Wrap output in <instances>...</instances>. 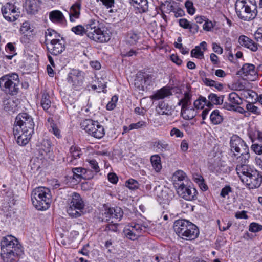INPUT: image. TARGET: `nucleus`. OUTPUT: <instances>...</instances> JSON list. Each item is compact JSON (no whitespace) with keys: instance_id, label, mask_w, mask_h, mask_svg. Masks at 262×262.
I'll return each mask as SVG.
<instances>
[{"instance_id":"1","label":"nucleus","mask_w":262,"mask_h":262,"mask_svg":"<svg viewBox=\"0 0 262 262\" xmlns=\"http://www.w3.org/2000/svg\"><path fill=\"white\" fill-rule=\"evenodd\" d=\"M76 34L83 35L84 34L92 40L98 42H107L111 38L110 32L99 27L98 21L91 20L84 28L82 25H77L71 29Z\"/></svg>"},{"instance_id":"2","label":"nucleus","mask_w":262,"mask_h":262,"mask_svg":"<svg viewBox=\"0 0 262 262\" xmlns=\"http://www.w3.org/2000/svg\"><path fill=\"white\" fill-rule=\"evenodd\" d=\"M1 256L4 261L11 262L16 256L22 252L20 245L16 238L11 235L4 237L1 242Z\"/></svg>"},{"instance_id":"3","label":"nucleus","mask_w":262,"mask_h":262,"mask_svg":"<svg viewBox=\"0 0 262 262\" xmlns=\"http://www.w3.org/2000/svg\"><path fill=\"white\" fill-rule=\"evenodd\" d=\"M173 230L180 238L185 240H193L199 235L197 226L185 219H179L175 221Z\"/></svg>"},{"instance_id":"4","label":"nucleus","mask_w":262,"mask_h":262,"mask_svg":"<svg viewBox=\"0 0 262 262\" xmlns=\"http://www.w3.org/2000/svg\"><path fill=\"white\" fill-rule=\"evenodd\" d=\"M235 11L237 16L245 21L254 19L257 14L255 0H236Z\"/></svg>"},{"instance_id":"5","label":"nucleus","mask_w":262,"mask_h":262,"mask_svg":"<svg viewBox=\"0 0 262 262\" xmlns=\"http://www.w3.org/2000/svg\"><path fill=\"white\" fill-rule=\"evenodd\" d=\"M33 206L38 210L48 209L51 202V194L49 188L38 187L34 189L31 194Z\"/></svg>"},{"instance_id":"6","label":"nucleus","mask_w":262,"mask_h":262,"mask_svg":"<svg viewBox=\"0 0 262 262\" xmlns=\"http://www.w3.org/2000/svg\"><path fill=\"white\" fill-rule=\"evenodd\" d=\"M67 213L72 217L77 218L80 216L84 208V203L80 195L74 192L68 199Z\"/></svg>"},{"instance_id":"7","label":"nucleus","mask_w":262,"mask_h":262,"mask_svg":"<svg viewBox=\"0 0 262 262\" xmlns=\"http://www.w3.org/2000/svg\"><path fill=\"white\" fill-rule=\"evenodd\" d=\"M19 78L16 73L6 75L0 78V87L6 93L13 95L18 91Z\"/></svg>"},{"instance_id":"8","label":"nucleus","mask_w":262,"mask_h":262,"mask_svg":"<svg viewBox=\"0 0 262 262\" xmlns=\"http://www.w3.org/2000/svg\"><path fill=\"white\" fill-rule=\"evenodd\" d=\"M81 128L90 135L100 139L105 135L104 127L98 121L92 119H85L80 124Z\"/></svg>"},{"instance_id":"9","label":"nucleus","mask_w":262,"mask_h":262,"mask_svg":"<svg viewBox=\"0 0 262 262\" xmlns=\"http://www.w3.org/2000/svg\"><path fill=\"white\" fill-rule=\"evenodd\" d=\"M34 122L33 119L30 115L26 113H19L16 117L15 123L13 126V129L16 132L18 130L26 129L28 131H34Z\"/></svg>"},{"instance_id":"10","label":"nucleus","mask_w":262,"mask_h":262,"mask_svg":"<svg viewBox=\"0 0 262 262\" xmlns=\"http://www.w3.org/2000/svg\"><path fill=\"white\" fill-rule=\"evenodd\" d=\"M173 185L178 195L184 200L192 201L197 199L198 193L194 187L187 186L183 183L179 184L175 182Z\"/></svg>"},{"instance_id":"11","label":"nucleus","mask_w":262,"mask_h":262,"mask_svg":"<svg viewBox=\"0 0 262 262\" xmlns=\"http://www.w3.org/2000/svg\"><path fill=\"white\" fill-rule=\"evenodd\" d=\"M156 191L157 201L161 205H163L164 207L165 205H168L174 196V192L168 188L161 189L159 187Z\"/></svg>"},{"instance_id":"12","label":"nucleus","mask_w":262,"mask_h":262,"mask_svg":"<svg viewBox=\"0 0 262 262\" xmlns=\"http://www.w3.org/2000/svg\"><path fill=\"white\" fill-rule=\"evenodd\" d=\"M2 12L6 20L12 22L19 16V12L16 10L15 6L9 3H6L2 7Z\"/></svg>"},{"instance_id":"13","label":"nucleus","mask_w":262,"mask_h":262,"mask_svg":"<svg viewBox=\"0 0 262 262\" xmlns=\"http://www.w3.org/2000/svg\"><path fill=\"white\" fill-rule=\"evenodd\" d=\"M230 147L232 152H237V154H233L235 156L245 150L249 151V148L244 141L237 135L232 136L230 140Z\"/></svg>"},{"instance_id":"14","label":"nucleus","mask_w":262,"mask_h":262,"mask_svg":"<svg viewBox=\"0 0 262 262\" xmlns=\"http://www.w3.org/2000/svg\"><path fill=\"white\" fill-rule=\"evenodd\" d=\"M49 43H46L48 51L54 55L61 54L65 49V41L62 37L53 41Z\"/></svg>"},{"instance_id":"15","label":"nucleus","mask_w":262,"mask_h":262,"mask_svg":"<svg viewBox=\"0 0 262 262\" xmlns=\"http://www.w3.org/2000/svg\"><path fill=\"white\" fill-rule=\"evenodd\" d=\"M34 131H28L22 130L16 132L15 129H13V134L16 139V142L18 144L21 146L26 145L31 139Z\"/></svg>"},{"instance_id":"16","label":"nucleus","mask_w":262,"mask_h":262,"mask_svg":"<svg viewBox=\"0 0 262 262\" xmlns=\"http://www.w3.org/2000/svg\"><path fill=\"white\" fill-rule=\"evenodd\" d=\"M34 131H28L22 130L16 132L15 129H13V134L16 139V142L18 144L21 146L26 145L31 139Z\"/></svg>"},{"instance_id":"17","label":"nucleus","mask_w":262,"mask_h":262,"mask_svg":"<svg viewBox=\"0 0 262 262\" xmlns=\"http://www.w3.org/2000/svg\"><path fill=\"white\" fill-rule=\"evenodd\" d=\"M83 76L81 71L73 69L69 73L67 81L75 88L80 85L83 81Z\"/></svg>"},{"instance_id":"18","label":"nucleus","mask_w":262,"mask_h":262,"mask_svg":"<svg viewBox=\"0 0 262 262\" xmlns=\"http://www.w3.org/2000/svg\"><path fill=\"white\" fill-rule=\"evenodd\" d=\"M104 214L106 215V220L112 219L114 221H119L123 216V212L121 208L116 207L106 209Z\"/></svg>"},{"instance_id":"19","label":"nucleus","mask_w":262,"mask_h":262,"mask_svg":"<svg viewBox=\"0 0 262 262\" xmlns=\"http://www.w3.org/2000/svg\"><path fill=\"white\" fill-rule=\"evenodd\" d=\"M243 76L247 79L253 81L256 77L257 72L255 66L252 64L246 63L242 68Z\"/></svg>"},{"instance_id":"20","label":"nucleus","mask_w":262,"mask_h":262,"mask_svg":"<svg viewBox=\"0 0 262 262\" xmlns=\"http://www.w3.org/2000/svg\"><path fill=\"white\" fill-rule=\"evenodd\" d=\"M238 42L242 46L245 47L253 52H255L258 49V44L245 35L239 36Z\"/></svg>"},{"instance_id":"21","label":"nucleus","mask_w":262,"mask_h":262,"mask_svg":"<svg viewBox=\"0 0 262 262\" xmlns=\"http://www.w3.org/2000/svg\"><path fill=\"white\" fill-rule=\"evenodd\" d=\"M18 102L16 98L8 97L3 101L4 109L7 112H14L18 105Z\"/></svg>"},{"instance_id":"22","label":"nucleus","mask_w":262,"mask_h":262,"mask_svg":"<svg viewBox=\"0 0 262 262\" xmlns=\"http://www.w3.org/2000/svg\"><path fill=\"white\" fill-rule=\"evenodd\" d=\"M224 96H218L214 93H211L208 96L207 106L211 108L213 105H219L223 103Z\"/></svg>"},{"instance_id":"23","label":"nucleus","mask_w":262,"mask_h":262,"mask_svg":"<svg viewBox=\"0 0 262 262\" xmlns=\"http://www.w3.org/2000/svg\"><path fill=\"white\" fill-rule=\"evenodd\" d=\"M40 5L39 0H27L26 2V9L28 13L35 14L39 10Z\"/></svg>"},{"instance_id":"24","label":"nucleus","mask_w":262,"mask_h":262,"mask_svg":"<svg viewBox=\"0 0 262 262\" xmlns=\"http://www.w3.org/2000/svg\"><path fill=\"white\" fill-rule=\"evenodd\" d=\"M88 172L85 169L81 167L74 168L72 169L73 179H84V180H89L91 178L88 177Z\"/></svg>"},{"instance_id":"25","label":"nucleus","mask_w":262,"mask_h":262,"mask_svg":"<svg viewBox=\"0 0 262 262\" xmlns=\"http://www.w3.org/2000/svg\"><path fill=\"white\" fill-rule=\"evenodd\" d=\"M196 111L194 108L189 106L181 108V115L185 120H191L196 115Z\"/></svg>"},{"instance_id":"26","label":"nucleus","mask_w":262,"mask_h":262,"mask_svg":"<svg viewBox=\"0 0 262 262\" xmlns=\"http://www.w3.org/2000/svg\"><path fill=\"white\" fill-rule=\"evenodd\" d=\"M132 5L137 8L140 12H145L148 10L147 0H129Z\"/></svg>"},{"instance_id":"27","label":"nucleus","mask_w":262,"mask_h":262,"mask_svg":"<svg viewBox=\"0 0 262 262\" xmlns=\"http://www.w3.org/2000/svg\"><path fill=\"white\" fill-rule=\"evenodd\" d=\"M80 4L79 3H75L72 5L70 8L69 15L71 21H75L76 19L79 18L80 15Z\"/></svg>"},{"instance_id":"28","label":"nucleus","mask_w":262,"mask_h":262,"mask_svg":"<svg viewBox=\"0 0 262 262\" xmlns=\"http://www.w3.org/2000/svg\"><path fill=\"white\" fill-rule=\"evenodd\" d=\"M61 38L60 35L55 30L48 29L45 32V43H49Z\"/></svg>"},{"instance_id":"29","label":"nucleus","mask_w":262,"mask_h":262,"mask_svg":"<svg viewBox=\"0 0 262 262\" xmlns=\"http://www.w3.org/2000/svg\"><path fill=\"white\" fill-rule=\"evenodd\" d=\"M210 120L212 124L219 125L223 122L224 117L220 112L219 110H215L211 113L210 115Z\"/></svg>"},{"instance_id":"30","label":"nucleus","mask_w":262,"mask_h":262,"mask_svg":"<svg viewBox=\"0 0 262 262\" xmlns=\"http://www.w3.org/2000/svg\"><path fill=\"white\" fill-rule=\"evenodd\" d=\"M171 95L170 90L166 88H163L160 90L158 91L155 94L150 96L152 100H159L163 99L166 97Z\"/></svg>"},{"instance_id":"31","label":"nucleus","mask_w":262,"mask_h":262,"mask_svg":"<svg viewBox=\"0 0 262 262\" xmlns=\"http://www.w3.org/2000/svg\"><path fill=\"white\" fill-rule=\"evenodd\" d=\"M236 170L241 180H244V178H242V176H246L249 179H253L252 174L248 170L247 165H237Z\"/></svg>"},{"instance_id":"32","label":"nucleus","mask_w":262,"mask_h":262,"mask_svg":"<svg viewBox=\"0 0 262 262\" xmlns=\"http://www.w3.org/2000/svg\"><path fill=\"white\" fill-rule=\"evenodd\" d=\"M188 91L184 93V97L182 98L178 102V105L181 106V108L189 106L191 103V94L187 87Z\"/></svg>"},{"instance_id":"33","label":"nucleus","mask_w":262,"mask_h":262,"mask_svg":"<svg viewBox=\"0 0 262 262\" xmlns=\"http://www.w3.org/2000/svg\"><path fill=\"white\" fill-rule=\"evenodd\" d=\"M152 145L157 150L162 152L168 150L169 148L168 143L163 140L155 141L152 143Z\"/></svg>"},{"instance_id":"34","label":"nucleus","mask_w":262,"mask_h":262,"mask_svg":"<svg viewBox=\"0 0 262 262\" xmlns=\"http://www.w3.org/2000/svg\"><path fill=\"white\" fill-rule=\"evenodd\" d=\"M51 151V142L48 139H44L41 143L39 152L42 156L47 155Z\"/></svg>"},{"instance_id":"35","label":"nucleus","mask_w":262,"mask_h":262,"mask_svg":"<svg viewBox=\"0 0 262 262\" xmlns=\"http://www.w3.org/2000/svg\"><path fill=\"white\" fill-rule=\"evenodd\" d=\"M50 19L53 23L61 22L64 16L62 12L59 10H54L51 11L49 14Z\"/></svg>"},{"instance_id":"36","label":"nucleus","mask_w":262,"mask_h":262,"mask_svg":"<svg viewBox=\"0 0 262 262\" xmlns=\"http://www.w3.org/2000/svg\"><path fill=\"white\" fill-rule=\"evenodd\" d=\"M150 162L152 167L156 172H159L162 168L161 158L158 155H154L150 157Z\"/></svg>"},{"instance_id":"37","label":"nucleus","mask_w":262,"mask_h":262,"mask_svg":"<svg viewBox=\"0 0 262 262\" xmlns=\"http://www.w3.org/2000/svg\"><path fill=\"white\" fill-rule=\"evenodd\" d=\"M149 76H147L146 77H137L135 79L134 85L140 91L144 90V84L146 82L147 79L149 78Z\"/></svg>"},{"instance_id":"38","label":"nucleus","mask_w":262,"mask_h":262,"mask_svg":"<svg viewBox=\"0 0 262 262\" xmlns=\"http://www.w3.org/2000/svg\"><path fill=\"white\" fill-rule=\"evenodd\" d=\"M41 105L45 111L49 112L48 110L51 107V101L50 100V96L47 93H43L42 95L41 99Z\"/></svg>"},{"instance_id":"39","label":"nucleus","mask_w":262,"mask_h":262,"mask_svg":"<svg viewBox=\"0 0 262 262\" xmlns=\"http://www.w3.org/2000/svg\"><path fill=\"white\" fill-rule=\"evenodd\" d=\"M228 100L235 106L242 103V99L235 92H232L228 96Z\"/></svg>"},{"instance_id":"40","label":"nucleus","mask_w":262,"mask_h":262,"mask_svg":"<svg viewBox=\"0 0 262 262\" xmlns=\"http://www.w3.org/2000/svg\"><path fill=\"white\" fill-rule=\"evenodd\" d=\"M123 232L125 236L130 240H136L140 237L137 233L133 231L132 229H131V228L128 225L125 228Z\"/></svg>"},{"instance_id":"41","label":"nucleus","mask_w":262,"mask_h":262,"mask_svg":"<svg viewBox=\"0 0 262 262\" xmlns=\"http://www.w3.org/2000/svg\"><path fill=\"white\" fill-rule=\"evenodd\" d=\"M241 156L237 158L238 163L237 165H247L248 159L250 158V154L249 151H244L240 153Z\"/></svg>"},{"instance_id":"42","label":"nucleus","mask_w":262,"mask_h":262,"mask_svg":"<svg viewBox=\"0 0 262 262\" xmlns=\"http://www.w3.org/2000/svg\"><path fill=\"white\" fill-rule=\"evenodd\" d=\"M128 226L131 228V229H132L133 231L137 233L139 236H140L142 233L145 231V227L140 224L132 223L128 225Z\"/></svg>"},{"instance_id":"43","label":"nucleus","mask_w":262,"mask_h":262,"mask_svg":"<svg viewBox=\"0 0 262 262\" xmlns=\"http://www.w3.org/2000/svg\"><path fill=\"white\" fill-rule=\"evenodd\" d=\"M207 100L203 96H200L199 97L194 101L193 105L196 109H203L205 105L207 106Z\"/></svg>"},{"instance_id":"44","label":"nucleus","mask_w":262,"mask_h":262,"mask_svg":"<svg viewBox=\"0 0 262 262\" xmlns=\"http://www.w3.org/2000/svg\"><path fill=\"white\" fill-rule=\"evenodd\" d=\"M70 152L72 158H73L74 159H76L77 158H79L81 155L80 149L76 146H72L70 148ZM72 161V159H71L69 161V162L71 163Z\"/></svg>"},{"instance_id":"45","label":"nucleus","mask_w":262,"mask_h":262,"mask_svg":"<svg viewBox=\"0 0 262 262\" xmlns=\"http://www.w3.org/2000/svg\"><path fill=\"white\" fill-rule=\"evenodd\" d=\"M203 81L205 85L209 86H214L217 90H221L223 88V84L216 83L215 81L209 78H203Z\"/></svg>"},{"instance_id":"46","label":"nucleus","mask_w":262,"mask_h":262,"mask_svg":"<svg viewBox=\"0 0 262 262\" xmlns=\"http://www.w3.org/2000/svg\"><path fill=\"white\" fill-rule=\"evenodd\" d=\"M139 39V37L137 34L135 33L133 31H130L128 33L126 36V41L130 45L135 44Z\"/></svg>"},{"instance_id":"47","label":"nucleus","mask_w":262,"mask_h":262,"mask_svg":"<svg viewBox=\"0 0 262 262\" xmlns=\"http://www.w3.org/2000/svg\"><path fill=\"white\" fill-rule=\"evenodd\" d=\"M187 178L186 173L181 170L176 171L172 176L174 180H184Z\"/></svg>"},{"instance_id":"48","label":"nucleus","mask_w":262,"mask_h":262,"mask_svg":"<svg viewBox=\"0 0 262 262\" xmlns=\"http://www.w3.org/2000/svg\"><path fill=\"white\" fill-rule=\"evenodd\" d=\"M242 182L249 189L258 188L261 185L260 181H242Z\"/></svg>"},{"instance_id":"49","label":"nucleus","mask_w":262,"mask_h":262,"mask_svg":"<svg viewBox=\"0 0 262 262\" xmlns=\"http://www.w3.org/2000/svg\"><path fill=\"white\" fill-rule=\"evenodd\" d=\"M192 57L200 58L203 57V52L201 51L200 47L196 46L194 49H192L191 52Z\"/></svg>"},{"instance_id":"50","label":"nucleus","mask_w":262,"mask_h":262,"mask_svg":"<svg viewBox=\"0 0 262 262\" xmlns=\"http://www.w3.org/2000/svg\"><path fill=\"white\" fill-rule=\"evenodd\" d=\"M185 7L187 9V12L192 15L195 12V8L193 6V4L191 1L187 0L185 3Z\"/></svg>"},{"instance_id":"51","label":"nucleus","mask_w":262,"mask_h":262,"mask_svg":"<svg viewBox=\"0 0 262 262\" xmlns=\"http://www.w3.org/2000/svg\"><path fill=\"white\" fill-rule=\"evenodd\" d=\"M86 162L89 163V166L93 169L95 172L99 171V167L98 162L94 159H88Z\"/></svg>"},{"instance_id":"52","label":"nucleus","mask_w":262,"mask_h":262,"mask_svg":"<svg viewBox=\"0 0 262 262\" xmlns=\"http://www.w3.org/2000/svg\"><path fill=\"white\" fill-rule=\"evenodd\" d=\"M118 100V97L117 96L115 95L112 97L111 101H110L107 105L106 108L108 110H113L116 107V103Z\"/></svg>"},{"instance_id":"53","label":"nucleus","mask_w":262,"mask_h":262,"mask_svg":"<svg viewBox=\"0 0 262 262\" xmlns=\"http://www.w3.org/2000/svg\"><path fill=\"white\" fill-rule=\"evenodd\" d=\"M262 230V226L256 223H252L249 226V231L257 232Z\"/></svg>"},{"instance_id":"54","label":"nucleus","mask_w":262,"mask_h":262,"mask_svg":"<svg viewBox=\"0 0 262 262\" xmlns=\"http://www.w3.org/2000/svg\"><path fill=\"white\" fill-rule=\"evenodd\" d=\"M146 123L143 121H139L136 123H132L129 126L128 130L141 128L145 126Z\"/></svg>"},{"instance_id":"55","label":"nucleus","mask_w":262,"mask_h":262,"mask_svg":"<svg viewBox=\"0 0 262 262\" xmlns=\"http://www.w3.org/2000/svg\"><path fill=\"white\" fill-rule=\"evenodd\" d=\"M255 40L258 43L262 45V28H259L254 33Z\"/></svg>"},{"instance_id":"56","label":"nucleus","mask_w":262,"mask_h":262,"mask_svg":"<svg viewBox=\"0 0 262 262\" xmlns=\"http://www.w3.org/2000/svg\"><path fill=\"white\" fill-rule=\"evenodd\" d=\"M247 110L255 114H259L258 108L252 103H248L246 105Z\"/></svg>"},{"instance_id":"57","label":"nucleus","mask_w":262,"mask_h":262,"mask_svg":"<svg viewBox=\"0 0 262 262\" xmlns=\"http://www.w3.org/2000/svg\"><path fill=\"white\" fill-rule=\"evenodd\" d=\"M125 186L130 190H134L139 187L138 181H126Z\"/></svg>"},{"instance_id":"58","label":"nucleus","mask_w":262,"mask_h":262,"mask_svg":"<svg viewBox=\"0 0 262 262\" xmlns=\"http://www.w3.org/2000/svg\"><path fill=\"white\" fill-rule=\"evenodd\" d=\"M50 130L53 133V134L57 138H59L61 137L60 130L57 128V126L53 123H51V129H50Z\"/></svg>"},{"instance_id":"59","label":"nucleus","mask_w":262,"mask_h":262,"mask_svg":"<svg viewBox=\"0 0 262 262\" xmlns=\"http://www.w3.org/2000/svg\"><path fill=\"white\" fill-rule=\"evenodd\" d=\"M93 186L91 181H84L81 184V189L84 191L90 190Z\"/></svg>"},{"instance_id":"60","label":"nucleus","mask_w":262,"mask_h":262,"mask_svg":"<svg viewBox=\"0 0 262 262\" xmlns=\"http://www.w3.org/2000/svg\"><path fill=\"white\" fill-rule=\"evenodd\" d=\"M171 136H175L176 137L182 138L183 137V133L177 128H173L170 131Z\"/></svg>"},{"instance_id":"61","label":"nucleus","mask_w":262,"mask_h":262,"mask_svg":"<svg viewBox=\"0 0 262 262\" xmlns=\"http://www.w3.org/2000/svg\"><path fill=\"white\" fill-rule=\"evenodd\" d=\"M252 149L253 151L258 155L262 154V145L258 144H254L251 146Z\"/></svg>"},{"instance_id":"62","label":"nucleus","mask_w":262,"mask_h":262,"mask_svg":"<svg viewBox=\"0 0 262 262\" xmlns=\"http://www.w3.org/2000/svg\"><path fill=\"white\" fill-rule=\"evenodd\" d=\"M179 25L184 28V29H188L189 28V25L190 24V22L185 18H181L179 20Z\"/></svg>"},{"instance_id":"63","label":"nucleus","mask_w":262,"mask_h":262,"mask_svg":"<svg viewBox=\"0 0 262 262\" xmlns=\"http://www.w3.org/2000/svg\"><path fill=\"white\" fill-rule=\"evenodd\" d=\"M170 59L173 62L178 66H181L182 63V60L177 55L172 54L170 56Z\"/></svg>"},{"instance_id":"64","label":"nucleus","mask_w":262,"mask_h":262,"mask_svg":"<svg viewBox=\"0 0 262 262\" xmlns=\"http://www.w3.org/2000/svg\"><path fill=\"white\" fill-rule=\"evenodd\" d=\"M231 191V187L229 186H226V187H224L222 189L220 195L221 196L225 198Z\"/></svg>"}]
</instances>
